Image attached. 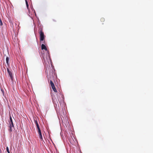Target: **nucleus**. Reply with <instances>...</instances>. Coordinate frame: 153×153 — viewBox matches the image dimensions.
I'll use <instances>...</instances> for the list:
<instances>
[{
	"instance_id": "obj_6",
	"label": "nucleus",
	"mask_w": 153,
	"mask_h": 153,
	"mask_svg": "<svg viewBox=\"0 0 153 153\" xmlns=\"http://www.w3.org/2000/svg\"><path fill=\"white\" fill-rule=\"evenodd\" d=\"M9 58L8 57H7L6 58V61L7 64V65L9 66Z\"/></svg>"
},
{
	"instance_id": "obj_4",
	"label": "nucleus",
	"mask_w": 153,
	"mask_h": 153,
	"mask_svg": "<svg viewBox=\"0 0 153 153\" xmlns=\"http://www.w3.org/2000/svg\"><path fill=\"white\" fill-rule=\"evenodd\" d=\"M41 48H42V50H45V51H47V48L46 46L44 44H42V45Z\"/></svg>"
},
{
	"instance_id": "obj_11",
	"label": "nucleus",
	"mask_w": 153,
	"mask_h": 153,
	"mask_svg": "<svg viewBox=\"0 0 153 153\" xmlns=\"http://www.w3.org/2000/svg\"><path fill=\"white\" fill-rule=\"evenodd\" d=\"M39 138L41 140H43V138L42 136V134H39Z\"/></svg>"
},
{
	"instance_id": "obj_12",
	"label": "nucleus",
	"mask_w": 153,
	"mask_h": 153,
	"mask_svg": "<svg viewBox=\"0 0 153 153\" xmlns=\"http://www.w3.org/2000/svg\"><path fill=\"white\" fill-rule=\"evenodd\" d=\"M38 134H41L42 133H41V130H40V128L38 129Z\"/></svg>"
},
{
	"instance_id": "obj_1",
	"label": "nucleus",
	"mask_w": 153,
	"mask_h": 153,
	"mask_svg": "<svg viewBox=\"0 0 153 153\" xmlns=\"http://www.w3.org/2000/svg\"><path fill=\"white\" fill-rule=\"evenodd\" d=\"M39 33V39L40 42H41V41H43L44 42H43V43L45 44V36L44 35L43 29L42 28H40Z\"/></svg>"
},
{
	"instance_id": "obj_13",
	"label": "nucleus",
	"mask_w": 153,
	"mask_h": 153,
	"mask_svg": "<svg viewBox=\"0 0 153 153\" xmlns=\"http://www.w3.org/2000/svg\"><path fill=\"white\" fill-rule=\"evenodd\" d=\"M6 150H7V152L8 153H10L9 151V148H8V147H7V148H6Z\"/></svg>"
},
{
	"instance_id": "obj_15",
	"label": "nucleus",
	"mask_w": 153,
	"mask_h": 153,
	"mask_svg": "<svg viewBox=\"0 0 153 153\" xmlns=\"http://www.w3.org/2000/svg\"><path fill=\"white\" fill-rule=\"evenodd\" d=\"M43 59H44V60H45V58H44V57H43Z\"/></svg>"
},
{
	"instance_id": "obj_8",
	"label": "nucleus",
	"mask_w": 153,
	"mask_h": 153,
	"mask_svg": "<svg viewBox=\"0 0 153 153\" xmlns=\"http://www.w3.org/2000/svg\"><path fill=\"white\" fill-rule=\"evenodd\" d=\"M52 89H53V91H54V92H57V90L56 88L55 87V86H54L53 87H52Z\"/></svg>"
},
{
	"instance_id": "obj_2",
	"label": "nucleus",
	"mask_w": 153,
	"mask_h": 153,
	"mask_svg": "<svg viewBox=\"0 0 153 153\" xmlns=\"http://www.w3.org/2000/svg\"><path fill=\"white\" fill-rule=\"evenodd\" d=\"M10 121H9V128H10L9 129V131L10 132H11L12 131V128L14 127V126L13 125V122L12 120V118L11 117V116L10 115Z\"/></svg>"
},
{
	"instance_id": "obj_5",
	"label": "nucleus",
	"mask_w": 153,
	"mask_h": 153,
	"mask_svg": "<svg viewBox=\"0 0 153 153\" xmlns=\"http://www.w3.org/2000/svg\"><path fill=\"white\" fill-rule=\"evenodd\" d=\"M34 122L36 125V127H37V129L40 128L39 125L38 124V123L37 121L36 120H34Z\"/></svg>"
},
{
	"instance_id": "obj_10",
	"label": "nucleus",
	"mask_w": 153,
	"mask_h": 153,
	"mask_svg": "<svg viewBox=\"0 0 153 153\" xmlns=\"http://www.w3.org/2000/svg\"><path fill=\"white\" fill-rule=\"evenodd\" d=\"M105 20V19L103 18H102L100 19V21L102 22H104Z\"/></svg>"
},
{
	"instance_id": "obj_14",
	"label": "nucleus",
	"mask_w": 153,
	"mask_h": 153,
	"mask_svg": "<svg viewBox=\"0 0 153 153\" xmlns=\"http://www.w3.org/2000/svg\"><path fill=\"white\" fill-rule=\"evenodd\" d=\"M0 25H3L2 22L1 20V19H0Z\"/></svg>"
},
{
	"instance_id": "obj_3",
	"label": "nucleus",
	"mask_w": 153,
	"mask_h": 153,
	"mask_svg": "<svg viewBox=\"0 0 153 153\" xmlns=\"http://www.w3.org/2000/svg\"><path fill=\"white\" fill-rule=\"evenodd\" d=\"M7 71L9 74V75L10 76V79L12 80H13V77L12 75V73L10 71L8 68H7Z\"/></svg>"
},
{
	"instance_id": "obj_9",
	"label": "nucleus",
	"mask_w": 153,
	"mask_h": 153,
	"mask_svg": "<svg viewBox=\"0 0 153 153\" xmlns=\"http://www.w3.org/2000/svg\"><path fill=\"white\" fill-rule=\"evenodd\" d=\"M25 2L27 6V7L28 9L29 5L28 3V2L27 0H25Z\"/></svg>"
},
{
	"instance_id": "obj_7",
	"label": "nucleus",
	"mask_w": 153,
	"mask_h": 153,
	"mask_svg": "<svg viewBox=\"0 0 153 153\" xmlns=\"http://www.w3.org/2000/svg\"><path fill=\"white\" fill-rule=\"evenodd\" d=\"M50 83L52 87H53L55 86L54 83L52 80L50 81Z\"/></svg>"
}]
</instances>
